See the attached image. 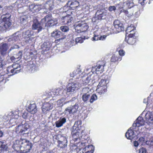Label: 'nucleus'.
<instances>
[{
	"instance_id": "obj_6",
	"label": "nucleus",
	"mask_w": 153,
	"mask_h": 153,
	"mask_svg": "<svg viewBox=\"0 0 153 153\" xmlns=\"http://www.w3.org/2000/svg\"><path fill=\"white\" fill-rule=\"evenodd\" d=\"M88 27L89 26L87 23L82 22L78 23L75 26V29L78 32H84L86 31Z\"/></svg>"
},
{
	"instance_id": "obj_61",
	"label": "nucleus",
	"mask_w": 153,
	"mask_h": 153,
	"mask_svg": "<svg viewBox=\"0 0 153 153\" xmlns=\"http://www.w3.org/2000/svg\"><path fill=\"white\" fill-rule=\"evenodd\" d=\"M71 150H74L76 149H77V148H71Z\"/></svg>"
},
{
	"instance_id": "obj_46",
	"label": "nucleus",
	"mask_w": 153,
	"mask_h": 153,
	"mask_svg": "<svg viewBox=\"0 0 153 153\" xmlns=\"http://www.w3.org/2000/svg\"><path fill=\"white\" fill-rule=\"evenodd\" d=\"M119 56L122 57L125 54V52L123 50H120L119 51Z\"/></svg>"
},
{
	"instance_id": "obj_26",
	"label": "nucleus",
	"mask_w": 153,
	"mask_h": 153,
	"mask_svg": "<svg viewBox=\"0 0 153 153\" xmlns=\"http://www.w3.org/2000/svg\"><path fill=\"white\" fill-rule=\"evenodd\" d=\"M125 40L128 44L130 45H134L136 42V38L134 37H130L127 39V37L126 36Z\"/></svg>"
},
{
	"instance_id": "obj_36",
	"label": "nucleus",
	"mask_w": 153,
	"mask_h": 153,
	"mask_svg": "<svg viewBox=\"0 0 153 153\" xmlns=\"http://www.w3.org/2000/svg\"><path fill=\"white\" fill-rule=\"evenodd\" d=\"M106 81L107 80L106 79H102L97 86L101 87L107 86Z\"/></svg>"
},
{
	"instance_id": "obj_54",
	"label": "nucleus",
	"mask_w": 153,
	"mask_h": 153,
	"mask_svg": "<svg viewBox=\"0 0 153 153\" xmlns=\"http://www.w3.org/2000/svg\"><path fill=\"white\" fill-rule=\"evenodd\" d=\"M135 33H130L128 35V36L127 37V38H129L130 37H134V36Z\"/></svg>"
},
{
	"instance_id": "obj_23",
	"label": "nucleus",
	"mask_w": 153,
	"mask_h": 153,
	"mask_svg": "<svg viewBox=\"0 0 153 153\" xmlns=\"http://www.w3.org/2000/svg\"><path fill=\"white\" fill-rule=\"evenodd\" d=\"M8 48L7 44L4 43L0 47V52L1 54L4 55L6 53V52Z\"/></svg>"
},
{
	"instance_id": "obj_10",
	"label": "nucleus",
	"mask_w": 153,
	"mask_h": 153,
	"mask_svg": "<svg viewBox=\"0 0 153 153\" xmlns=\"http://www.w3.org/2000/svg\"><path fill=\"white\" fill-rule=\"evenodd\" d=\"M105 61H102L98 62L96 65V72L97 74L101 73L104 71V67L105 66Z\"/></svg>"
},
{
	"instance_id": "obj_20",
	"label": "nucleus",
	"mask_w": 153,
	"mask_h": 153,
	"mask_svg": "<svg viewBox=\"0 0 153 153\" xmlns=\"http://www.w3.org/2000/svg\"><path fill=\"white\" fill-rule=\"evenodd\" d=\"M32 28L33 30H37L39 32L42 29V27L41 23L36 22L34 23L32 25Z\"/></svg>"
},
{
	"instance_id": "obj_21",
	"label": "nucleus",
	"mask_w": 153,
	"mask_h": 153,
	"mask_svg": "<svg viewBox=\"0 0 153 153\" xmlns=\"http://www.w3.org/2000/svg\"><path fill=\"white\" fill-rule=\"evenodd\" d=\"M58 143L59 146L61 148H64L66 147L67 145V140L66 138L64 137L63 141L58 140Z\"/></svg>"
},
{
	"instance_id": "obj_39",
	"label": "nucleus",
	"mask_w": 153,
	"mask_h": 153,
	"mask_svg": "<svg viewBox=\"0 0 153 153\" xmlns=\"http://www.w3.org/2000/svg\"><path fill=\"white\" fill-rule=\"evenodd\" d=\"M5 75H2L0 76V82L5 83L6 81L7 77L5 76Z\"/></svg>"
},
{
	"instance_id": "obj_33",
	"label": "nucleus",
	"mask_w": 153,
	"mask_h": 153,
	"mask_svg": "<svg viewBox=\"0 0 153 153\" xmlns=\"http://www.w3.org/2000/svg\"><path fill=\"white\" fill-rule=\"evenodd\" d=\"M57 23V21L56 19H52L48 22V23L45 25L49 26H53L56 25Z\"/></svg>"
},
{
	"instance_id": "obj_1",
	"label": "nucleus",
	"mask_w": 153,
	"mask_h": 153,
	"mask_svg": "<svg viewBox=\"0 0 153 153\" xmlns=\"http://www.w3.org/2000/svg\"><path fill=\"white\" fill-rule=\"evenodd\" d=\"M32 146V143L29 140L21 138L16 140L13 145L15 153H27L31 149Z\"/></svg>"
},
{
	"instance_id": "obj_30",
	"label": "nucleus",
	"mask_w": 153,
	"mask_h": 153,
	"mask_svg": "<svg viewBox=\"0 0 153 153\" xmlns=\"http://www.w3.org/2000/svg\"><path fill=\"white\" fill-rule=\"evenodd\" d=\"M124 5H126L127 7L130 9L134 6V3L133 2L132 0H128L124 2Z\"/></svg>"
},
{
	"instance_id": "obj_43",
	"label": "nucleus",
	"mask_w": 153,
	"mask_h": 153,
	"mask_svg": "<svg viewBox=\"0 0 153 153\" xmlns=\"http://www.w3.org/2000/svg\"><path fill=\"white\" fill-rule=\"evenodd\" d=\"M60 29L62 31L64 32H67L69 30L68 27L65 26H61L60 27Z\"/></svg>"
},
{
	"instance_id": "obj_3",
	"label": "nucleus",
	"mask_w": 153,
	"mask_h": 153,
	"mask_svg": "<svg viewBox=\"0 0 153 153\" xmlns=\"http://www.w3.org/2000/svg\"><path fill=\"white\" fill-rule=\"evenodd\" d=\"M81 121L78 120L75 122L73 126L71 134L72 135L73 140L74 141H76L78 138H79V136L82 137V135L84 132V128L81 126Z\"/></svg>"
},
{
	"instance_id": "obj_49",
	"label": "nucleus",
	"mask_w": 153,
	"mask_h": 153,
	"mask_svg": "<svg viewBox=\"0 0 153 153\" xmlns=\"http://www.w3.org/2000/svg\"><path fill=\"white\" fill-rule=\"evenodd\" d=\"M116 9V7L115 6H110L108 8V10L110 11H112L113 10H115Z\"/></svg>"
},
{
	"instance_id": "obj_29",
	"label": "nucleus",
	"mask_w": 153,
	"mask_h": 153,
	"mask_svg": "<svg viewBox=\"0 0 153 153\" xmlns=\"http://www.w3.org/2000/svg\"><path fill=\"white\" fill-rule=\"evenodd\" d=\"M13 69L14 74L20 72L21 69L20 65L17 63L13 64Z\"/></svg>"
},
{
	"instance_id": "obj_8",
	"label": "nucleus",
	"mask_w": 153,
	"mask_h": 153,
	"mask_svg": "<svg viewBox=\"0 0 153 153\" xmlns=\"http://www.w3.org/2000/svg\"><path fill=\"white\" fill-rule=\"evenodd\" d=\"M67 5L70 9L72 10H74L80 6L79 2L75 0H70L68 1Z\"/></svg>"
},
{
	"instance_id": "obj_34",
	"label": "nucleus",
	"mask_w": 153,
	"mask_h": 153,
	"mask_svg": "<svg viewBox=\"0 0 153 153\" xmlns=\"http://www.w3.org/2000/svg\"><path fill=\"white\" fill-rule=\"evenodd\" d=\"M51 46V44L49 41H46L43 43L42 48H46L45 50H49Z\"/></svg>"
},
{
	"instance_id": "obj_5",
	"label": "nucleus",
	"mask_w": 153,
	"mask_h": 153,
	"mask_svg": "<svg viewBox=\"0 0 153 153\" xmlns=\"http://www.w3.org/2000/svg\"><path fill=\"white\" fill-rule=\"evenodd\" d=\"M74 11H71V14H68L65 16L63 17L61 19V21L63 25L70 26L71 25L72 21L73 20V17L71 15L73 14Z\"/></svg>"
},
{
	"instance_id": "obj_13",
	"label": "nucleus",
	"mask_w": 153,
	"mask_h": 153,
	"mask_svg": "<svg viewBox=\"0 0 153 153\" xmlns=\"http://www.w3.org/2000/svg\"><path fill=\"white\" fill-rule=\"evenodd\" d=\"M29 10L33 13L38 12L41 9V5L32 4L29 6Z\"/></svg>"
},
{
	"instance_id": "obj_59",
	"label": "nucleus",
	"mask_w": 153,
	"mask_h": 153,
	"mask_svg": "<svg viewBox=\"0 0 153 153\" xmlns=\"http://www.w3.org/2000/svg\"><path fill=\"white\" fill-rule=\"evenodd\" d=\"M36 68V67L34 65H32L30 67V70H31V71H33V69H35Z\"/></svg>"
},
{
	"instance_id": "obj_4",
	"label": "nucleus",
	"mask_w": 153,
	"mask_h": 153,
	"mask_svg": "<svg viewBox=\"0 0 153 153\" xmlns=\"http://www.w3.org/2000/svg\"><path fill=\"white\" fill-rule=\"evenodd\" d=\"M51 36L56 39L55 42L59 44L61 40H62L65 38V36L64 35L61 31L55 30L51 33Z\"/></svg>"
},
{
	"instance_id": "obj_44",
	"label": "nucleus",
	"mask_w": 153,
	"mask_h": 153,
	"mask_svg": "<svg viewBox=\"0 0 153 153\" xmlns=\"http://www.w3.org/2000/svg\"><path fill=\"white\" fill-rule=\"evenodd\" d=\"M100 36L99 35H96L95 33H94V37L92 38V40L93 41L100 40Z\"/></svg>"
},
{
	"instance_id": "obj_55",
	"label": "nucleus",
	"mask_w": 153,
	"mask_h": 153,
	"mask_svg": "<svg viewBox=\"0 0 153 153\" xmlns=\"http://www.w3.org/2000/svg\"><path fill=\"white\" fill-rule=\"evenodd\" d=\"M22 52L21 51H20L18 53V56H19V57H17V58L18 59L19 58V59H20L22 57Z\"/></svg>"
},
{
	"instance_id": "obj_64",
	"label": "nucleus",
	"mask_w": 153,
	"mask_h": 153,
	"mask_svg": "<svg viewBox=\"0 0 153 153\" xmlns=\"http://www.w3.org/2000/svg\"><path fill=\"white\" fill-rule=\"evenodd\" d=\"M48 153H54V152L52 151H50L48 152Z\"/></svg>"
},
{
	"instance_id": "obj_58",
	"label": "nucleus",
	"mask_w": 153,
	"mask_h": 153,
	"mask_svg": "<svg viewBox=\"0 0 153 153\" xmlns=\"http://www.w3.org/2000/svg\"><path fill=\"white\" fill-rule=\"evenodd\" d=\"M61 91L60 90H59V89H57L56 90V95H60V94H59V91Z\"/></svg>"
},
{
	"instance_id": "obj_18",
	"label": "nucleus",
	"mask_w": 153,
	"mask_h": 153,
	"mask_svg": "<svg viewBox=\"0 0 153 153\" xmlns=\"http://www.w3.org/2000/svg\"><path fill=\"white\" fill-rule=\"evenodd\" d=\"M52 106L49 103H45L42 105V108L43 113H46L47 111H49L52 108Z\"/></svg>"
},
{
	"instance_id": "obj_56",
	"label": "nucleus",
	"mask_w": 153,
	"mask_h": 153,
	"mask_svg": "<svg viewBox=\"0 0 153 153\" xmlns=\"http://www.w3.org/2000/svg\"><path fill=\"white\" fill-rule=\"evenodd\" d=\"M2 62L3 59L1 57V56H0V68L2 67Z\"/></svg>"
},
{
	"instance_id": "obj_28",
	"label": "nucleus",
	"mask_w": 153,
	"mask_h": 153,
	"mask_svg": "<svg viewBox=\"0 0 153 153\" xmlns=\"http://www.w3.org/2000/svg\"><path fill=\"white\" fill-rule=\"evenodd\" d=\"M13 69V64L12 65L9 66L7 68L6 70V74H9V75H14V72Z\"/></svg>"
},
{
	"instance_id": "obj_37",
	"label": "nucleus",
	"mask_w": 153,
	"mask_h": 153,
	"mask_svg": "<svg viewBox=\"0 0 153 153\" xmlns=\"http://www.w3.org/2000/svg\"><path fill=\"white\" fill-rule=\"evenodd\" d=\"M91 75H89V76H88L87 77L85 81L82 80L83 81L82 83L83 85H86L89 83L90 81L91 80Z\"/></svg>"
},
{
	"instance_id": "obj_41",
	"label": "nucleus",
	"mask_w": 153,
	"mask_h": 153,
	"mask_svg": "<svg viewBox=\"0 0 153 153\" xmlns=\"http://www.w3.org/2000/svg\"><path fill=\"white\" fill-rule=\"evenodd\" d=\"M23 35L24 36V37L28 38L30 37L31 36L30 31L29 30H27L23 33Z\"/></svg>"
},
{
	"instance_id": "obj_50",
	"label": "nucleus",
	"mask_w": 153,
	"mask_h": 153,
	"mask_svg": "<svg viewBox=\"0 0 153 153\" xmlns=\"http://www.w3.org/2000/svg\"><path fill=\"white\" fill-rule=\"evenodd\" d=\"M75 41L76 43H81L82 42V40L81 38L80 37L77 38L75 39Z\"/></svg>"
},
{
	"instance_id": "obj_27",
	"label": "nucleus",
	"mask_w": 153,
	"mask_h": 153,
	"mask_svg": "<svg viewBox=\"0 0 153 153\" xmlns=\"http://www.w3.org/2000/svg\"><path fill=\"white\" fill-rule=\"evenodd\" d=\"M146 121L150 123L153 121V115L150 112L147 113L145 115Z\"/></svg>"
},
{
	"instance_id": "obj_57",
	"label": "nucleus",
	"mask_w": 153,
	"mask_h": 153,
	"mask_svg": "<svg viewBox=\"0 0 153 153\" xmlns=\"http://www.w3.org/2000/svg\"><path fill=\"white\" fill-rule=\"evenodd\" d=\"M123 12L125 13V15L127 16H130V15L128 14V12L127 10H124Z\"/></svg>"
},
{
	"instance_id": "obj_22",
	"label": "nucleus",
	"mask_w": 153,
	"mask_h": 153,
	"mask_svg": "<svg viewBox=\"0 0 153 153\" xmlns=\"http://www.w3.org/2000/svg\"><path fill=\"white\" fill-rule=\"evenodd\" d=\"M8 147L4 142L0 141V153H3L7 151Z\"/></svg>"
},
{
	"instance_id": "obj_12",
	"label": "nucleus",
	"mask_w": 153,
	"mask_h": 153,
	"mask_svg": "<svg viewBox=\"0 0 153 153\" xmlns=\"http://www.w3.org/2000/svg\"><path fill=\"white\" fill-rule=\"evenodd\" d=\"M44 6L46 9L49 10L51 12L54 7L53 0H48L45 3Z\"/></svg>"
},
{
	"instance_id": "obj_52",
	"label": "nucleus",
	"mask_w": 153,
	"mask_h": 153,
	"mask_svg": "<svg viewBox=\"0 0 153 153\" xmlns=\"http://www.w3.org/2000/svg\"><path fill=\"white\" fill-rule=\"evenodd\" d=\"M140 143L139 142L137 141H135L134 142V145L135 147H137L139 145V144Z\"/></svg>"
},
{
	"instance_id": "obj_11",
	"label": "nucleus",
	"mask_w": 153,
	"mask_h": 153,
	"mask_svg": "<svg viewBox=\"0 0 153 153\" xmlns=\"http://www.w3.org/2000/svg\"><path fill=\"white\" fill-rule=\"evenodd\" d=\"M27 129L28 128L25 127V126L24 125H20L16 127V132L18 134H24L28 133H25V132Z\"/></svg>"
},
{
	"instance_id": "obj_16",
	"label": "nucleus",
	"mask_w": 153,
	"mask_h": 153,
	"mask_svg": "<svg viewBox=\"0 0 153 153\" xmlns=\"http://www.w3.org/2000/svg\"><path fill=\"white\" fill-rule=\"evenodd\" d=\"M125 136L127 139L131 140L135 137L134 131L132 129H128L125 134Z\"/></svg>"
},
{
	"instance_id": "obj_7",
	"label": "nucleus",
	"mask_w": 153,
	"mask_h": 153,
	"mask_svg": "<svg viewBox=\"0 0 153 153\" xmlns=\"http://www.w3.org/2000/svg\"><path fill=\"white\" fill-rule=\"evenodd\" d=\"M79 83L77 82L69 83L68 85L67 91L68 92L74 91L76 90H77L80 86Z\"/></svg>"
},
{
	"instance_id": "obj_35",
	"label": "nucleus",
	"mask_w": 153,
	"mask_h": 153,
	"mask_svg": "<svg viewBox=\"0 0 153 153\" xmlns=\"http://www.w3.org/2000/svg\"><path fill=\"white\" fill-rule=\"evenodd\" d=\"M71 107L72 114H73L77 112L79 108V106L78 104L76 103L75 105Z\"/></svg>"
},
{
	"instance_id": "obj_17",
	"label": "nucleus",
	"mask_w": 153,
	"mask_h": 153,
	"mask_svg": "<svg viewBox=\"0 0 153 153\" xmlns=\"http://www.w3.org/2000/svg\"><path fill=\"white\" fill-rule=\"evenodd\" d=\"M51 11H49L48 13L49 14L46 15L43 19L41 20V22L43 23H44L45 25L48 23L52 18V15L51 13Z\"/></svg>"
},
{
	"instance_id": "obj_62",
	"label": "nucleus",
	"mask_w": 153,
	"mask_h": 153,
	"mask_svg": "<svg viewBox=\"0 0 153 153\" xmlns=\"http://www.w3.org/2000/svg\"><path fill=\"white\" fill-rule=\"evenodd\" d=\"M14 59H15V57L14 56H12L11 57V59L12 60H14Z\"/></svg>"
},
{
	"instance_id": "obj_40",
	"label": "nucleus",
	"mask_w": 153,
	"mask_h": 153,
	"mask_svg": "<svg viewBox=\"0 0 153 153\" xmlns=\"http://www.w3.org/2000/svg\"><path fill=\"white\" fill-rule=\"evenodd\" d=\"M97 99V97L96 94H93L91 96L90 100V102L91 103H93L94 101Z\"/></svg>"
},
{
	"instance_id": "obj_19",
	"label": "nucleus",
	"mask_w": 153,
	"mask_h": 153,
	"mask_svg": "<svg viewBox=\"0 0 153 153\" xmlns=\"http://www.w3.org/2000/svg\"><path fill=\"white\" fill-rule=\"evenodd\" d=\"M96 91L100 95L104 94L107 91V86H104V87L97 86Z\"/></svg>"
},
{
	"instance_id": "obj_53",
	"label": "nucleus",
	"mask_w": 153,
	"mask_h": 153,
	"mask_svg": "<svg viewBox=\"0 0 153 153\" xmlns=\"http://www.w3.org/2000/svg\"><path fill=\"white\" fill-rule=\"evenodd\" d=\"M106 37L105 35H103L102 36H100V40H103L105 39Z\"/></svg>"
},
{
	"instance_id": "obj_14",
	"label": "nucleus",
	"mask_w": 153,
	"mask_h": 153,
	"mask_svg": "<svg viewBox=\"0 0 153 153\" xmlns=\"http://www.w3.org/2000/svg\"><path fill=\"white\" fill-rule=\"evenodd\" d=\"M145 124V121L143 118L140 116H139L137 119L136 122L134 123L133 126L135 127H139L143 126Z\"/></svg>"
},
{
	"instance_id": "obj_25",
	"label": "nucleus",
	"mask_w": 153,
	"mask_h": 153,
	"mask_svg": "<svg viewBox=\"0 0 153 153\" xmlns=\"http://www.w3.org/2000/svg\"><path fill=\"white\" fill-rule=\"evenodd\" d=\"M66 122V119L64 117L62 118H60L59 120L56 122V126L57 127H59L62 126L63 124Z\"/></svg>"
},
{
	"instance_id": "obj_60",
	"label": "nucleus",
	"mask_w": 153,
	"mask_h": 153,
	"mask_svg": "<svg viewBox=\"0 0 153 153\" xmlns=\"http://www.w3.org/2000/svg\"><path fill=\"white\" fill-rule=\"evenodd\" d=\"M3 135V133L1 131H0V137H2Z\"/></svg>"
},
{
	"instance_id": "obj_38",
	"label": "nucleus",
	"mask_w": 153,
	"mask_h": 153,
	"mask_svg": "<svg viewBox=\"0 0 153 153\" xmlns=\"http://www.w3.org/2000/svg\"><path fill=\"white\" fill-rule=\"evenodd\" d=\"M64 113L65 114H72V111L71 109V107H68L66 108L64 111Z\"/></svg>"
},
{
	"instance_id": "obj_45",
	"label": "nucleus",
	"mask_w": 153,
	"mask_h": 153,
	"mask_svg": "<svg viewBox=\"0 0 153 153\" xmlns=\"http://www.w3.org/2000/svg\"><path fill=\"white\" fill-rule=\"evenodd\" d=\"M147 152V151L146 149L143 147L141 148L139 150V153H148Z\"/></svg>"
},
{
	"instance_id": "obj_32",
	"label": "nucleus",
	"mask_w": 153,
	"mask_h": 153,
	"mask_svg": "<svg viewBox=\"0 0 153 153\" xmlns=\"http://www.w3.org/2000/svg\"><path fill=\"white\" fill-rule=\"evenodd\" d=\"M90 97V94L88 91L87 93H84L82 96V99L83 101L84 102H87Z\"/></svg>"
},
{
	"instance_id": "obj_24",
	"label": "nucleus",
	"mask_w": 153,
	"mask_h": 153,
	"mask_svg": "<svg viewBox=\"0 0 153 153\" xmlns=\"http://www.w3.org/2000/svg\"><path fill=\"white\" fill-rule=\"evenodd\" d=\"M122 57L121 56H119L118 55L114 54L111 58V61L114 63L118 61H120Z\"/></svg>"
},
{
	"instance_id": "obj_51",
	"label": "nucleus",
	"mask_w": 153,
	"mask_h": 153,
	"mask_svg": "<svg viewBox=\"0 0 153 153\" xmlns=\"http://www.w3.org/2000/svg\"><path fill=\"white\" fill-rule=\"evenodd\" d=\"M146 0H138V1L143 6L144 5Z\"/></svg>"
},
{
	"instance_id": "obj_9",
	"label": "nucleus",
	"mask_w": 153,
	"mask_h": 153,
	"mask_svg": "<svg viewBox=\"0 0 153 153\" xmlns=\"http://www.w3.org/2000/svg\"><path fill=\"white\" fill-rule=\"evenodd\" d=\"M113 25L116 30L118 32L124 30V26L123 24L119 20H116L113 22Z\"/></svg>"
},
{
	"instance_id": "obj_47",
	"label": "nucleus",
	"mask_w": 153,
	"mask_h": 153,
	"mask_svg": "<svg viewBox=\"0 0 153 153\" xmlns=\"http://www.w3.org/2000/svg\"><path fill=\"white\" fill-rule=\"evenodd\" d=\"M145 140L144 138L143 137H140L138 140V141L140 143H141V144H142L144 142Z\"/></svg>"
},
{
	"instance_id": "obj_42",
	"label": "nucleus",
	"mask_w": 153,
	"mask_h": 153,
	"mask_svg": "<svg viewBox=\"0 0 153 153\" xmlns=\"http://www.w3.org/2000/svg\"><path fill=\"white\" fill-rule=\"evenodd\" d=\"M134 27L128 26L127 27L126 31V33H128L134 31Z\"/></svg>"
},
{
	"instance_id": "obj_2",
	"label": "nucleus",
	"mask_w": 153,
	"mask_h": 153,
	"mask_svg": "<svg viewBox=\"0 0 153 153\" xmlns=\"http://www.w3.org/2000/svg\"><path fill=\"white\" fill-rule=\"evenodd\" d=\"M11 15L9 13H6L2 15L1 17L0 22V30L1 31H6L8 30L12 25Z\"/></svg>"
},
{
	"instance_id": "obj_63",
	"label": "nucleus",
	"mask_w": 153,
	"mask_h": 153,
	"mask_svg": "<svg viewBox=\"0 0 153 153\" xmlns=\"http://www.w3.org/2000/svg\"><path fill=\"white\" fill-rule=\"evenodd\" d=\"M153 1V0H149V1L148 3L149 4H150V3H151V1Z\"/></svg>"
},
{
	"instance_id": "obj_48",
	"label": "nucleus",
	"mask_w": 153,
	"mask_h": 153,
	"mask_svg": "<svg viewBox=\"0 0 153 153\" xmlns=\"http://www.w3.org/2000/svg\"><path fill=\"white\" fill-rule=\"evenodd\" d=\"M28 113L26 112H25L23 113L22 117L25 119H27L28 117Z\"/></svg>"
},
{
	"instance_id": "obj_31",
	"label": "nucleus",
	"mask_w": 153,
	"mask_h": 153,
	"mask_svg": "<svg viewBox=\"0 0 153 153\" xmlns=\"http://www.w3.org/2000/svg\"><path fill=\"white\" fill-rule=\"evenodd\" d=\"M28 17L27 16L23 15L20 17V22L21 24H26L27 22Z\"/></svg>"
},
{
	"instance_id": "obj_15",
	"label": "nucleus",
	"mask_w": 153,
	"mask_h": 153,
	"mask_svg": "<svg viewBox=\"0 0 153 153\" xmlns=\"http://www.w3.org/2000/svg\"><path fill=\"white\" fill-rule=\"evenodd\" d=\"M27 110L31 114H35L37 111L36 105L34 103L30 104L27 108Z\"/></svg>"
}]
</instances>
